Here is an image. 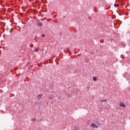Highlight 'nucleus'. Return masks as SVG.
<instances>
[{"instance_id": "1", "label": "nucleus", "mask_w": 130, "mask_h": 130, "mask_svg": "<svg viewBox=\"0 0 130 130\" xmlns=\"http://www.w3.org/2000/svg\"><path fill=\"white\" fill-rule=\"evenodd\" d=\"M119 106H120V107H123V108H125L126 107L125 104L123 103H120Z\"/></svg>"}, {"instance_id": "2", "label": "nucleus", "mask_w": 130, "mask_h": 130, "mask_svg": "<svg viewBox=\"0 0 130 130\" xmlns=\"http://www.w3.org/2000/svg\"><path fill=\"white\" fill-rule=\"evenodd\" d=\"M90 126H92V127H93V128H95V127H96V128H97V126H96V125L94 123H92L91 125H90Z\"/></svg>"}, {"instance_id": "13", "label": "nucleus", "mask_w": 130, "mask_h": 130, "mask_svg": "<svg viewBox=\"0 0 130 130\" xmlns=\"http://www.w3.org/2000/svg\"><path fill=\"white\" fill-rule=\"evenodd\" d=\"M50 99H52V97H50Z\"/></svg>"}, {"instance_id": "3", "label": "nucleus", "mask_w": 130, "mask_h": 130, "mask_svg": "<svg viewBox=\"0 0 130 130\" xmlns=\"http://www.w3.org/2000/svg\"><path fill=\"white\" fill-rule=\"evenodd\" d=\"M38 27H42V26H43V24H42V23H39L38 24Z\"/></svg>"}, {"instance_id": "12", "label": "nucleus", "mask_w": 130, "mask_h": 130, "mask_svg": "<svg viewBox=\"0 0 130 130\" xmlns=\"http://www.w3.org/2000/svg\"><path fill=\"white\" fill-rule=\"evenodd\" d=\"M42 36L43 37H45V35L42 34Z\"/></svg>"}, {"instance_id": "14", "label": "nucleus", "mask_w": 130, "mask_h": 130, "mask_svg": "<svg viewBox=\"0 0 130 130\" xmlns=\"http://www.w3.org/2000/svg\"><path fill=\"white\" fill-rule=\"evenodd\" d=\"M63 18H66V16H63Z\"/></svg>"}, {"instance_id": "4", "label": "nucleus", "mask_w": 130, "mask_h": 130, "mask_svg": "<svg viewBox=\"0 0 130 130\" xmlns=\"http://www.w3.org/2000/svg\"><path fill=\"white\" fill-rule=\"evenodd\" d=\"M42 96V94H39L38 95V99L39 100H40V99H41V96Z\"/></svg>"}, {"instance_id": "7", "label": "nucleus", "mask_w": 130, "mask_h": 130, "mask_svg": "<svg viewBox=\"0 0 130 130\" xmlns=\"http://www.w3.org/2000/svg\"><path fill=\"white\" fill-rule=\"evenodd\" d=\"M79 127H75L74 130H79Z\"/></svg>"}, {"instance_id": "5", "label": "nucleus", "mask_w": 130, "mask_h": 130, "mask_svg": "<svg viewBox=\"0 0 130 130\" xmlns=\"http://www.w3.org/2000/svg\"><path fill=\"white\" fill-rule=\"evenodd\" d=\"M97 78L96 77H93V81H96Z\"/></svg>"}, {"instance_id": "11", "label": "nucleus", "mask_w": 130, "mask_h": 130, "mask_svg": "<svg viewBox=\"0 0 130 130\" xmlns=\"http://www.w3.org/2000/svg\"><path fill=\"white\" fill-rule=\"evenodd\" d=\"M67 50H68V51H70V48H67Z\"/></svg>"}, {"instance_id": "10", "label": "nucleus", "mask_w": 130, "mask_h": 130, "mask_svg": "<svg viewBox=\"0 0 130 130\" xmlns=\"http://www.w3.org/2000/svg\"><path fill=\"white\" fill-rule=\"evenodd\" d=\"M101 102H106V100H101Z\"/></svg>"}, {"instance_id": "9", "label": "nucleus", "mask_w": 130, "mask_h": 130, "mask_svg": "<svg viewBox=\"0 0 130 130\" xmlns=\"http://www.w3.org/2000/svg\"><path fill=\"white\" fill-rule=\"evenodd\" d=\"M39 50V49H38V48H36V49H35V52H38V51Z\"/></svg>"}, {"instance_id": "8", "label": "nucleus", "mask_w": 130, "mask_h": 130, "mask_svg": "<svg viewBox=\"0 0 130 130\" xmlns=\"http://www.w3.org/2000/svg\"><path fill=\"white\" fill-rule=\"evenodd\" d=\"M32 121H35L36 120V118H34L31 119Z\"/></svg>"}, {"instance_id": "6", "label": "nucleus", "mask_w": 130, "mask_h": 130, "mask_svg": "<svg viewBox=\"0 0 130 130\" xmlns=\"http://www.w3.org/2000/svg\"><path fill=\"white\" fill-rule=\"evenodd\" d=\"M114 6L115 8H118V5H117L116 4H114Z\"/></svg>"}]
</instances>
